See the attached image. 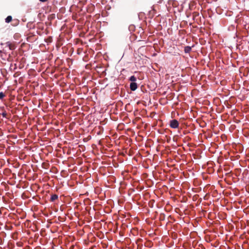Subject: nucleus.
<instances>
[{
	"label": "nucleus",
	"instance_id": "f257e3e1",
	"mask_svg": "<svg viewBox=\"0 0 249 249\" xmlns=\"http://www.w3.org/2000/svg\"><path fill=\"white\" fill-rule=\"evenodd\" d=\"M170 126L172 128H177L179 126V123L175 119L172 120L170 122Z\"/></svg>",
	"mask_w": 249,
	"mask_h": 249
},
{
	"label": "nucleus",
	"instance_id": "39448f33",
	"mask_svg": "<svg viewBox=\"0 0 249 249\" xmlns=\"http://www.w3.org/2000/svg\"><path fill=\"white\" fill-rule=\"evenodd\" d=\"M58 198V196L56 195H53L51 196V200L54 201Z\"/></svg>",
	"mask_w": 249,
	"mask_h": 249
},
{
	"label": "nucleus",
	"instance_id": "20e7f679",
	"mask_svg": "<svg viewBox=\"0 0 249 249\" xmlns=\"http://www.w3.org/2000/svg\"><path fill=\"white\" fill-rule=\"evenodd\" d=\"M12 17L11 16H9L5 18V22L7 23H9L10 22H11L12 21Z\"/></svg>",
	"mask_w": 249,
	"mask_h": 249
},
{
	"label": "nucleus",
	"instance_id": "6e6552de",
	"mask_svg": "<svg viewBox=\"0 0 249 249\" xmlns=\"http://www.w3.org/2000/svg\"><path fill=\"white\" fill-rule=\"evenodd\" d=\"M5 96V94L2 92H0V99H2Z\"/></svg>",
	"mask_w": 249,
	"mask_h": 249
},
{
	"label": "nucleus",
	"instance_id": "f03ea898",
	"mask_svg": "<svg viewBox=\"0 0 249 249\" xmlns=\"http://www.w3.org/2000/svg\"><path fill=\"white\" fill-rule=\"evenodd\" d=\"M137 84L135 82H132L130 85V88L131 90L134 91L137 89Z\"/></svg>",
	"mask_w": 249,
	"mask_h": 249
},
{
	"label": "nucleus",
	"instance_id": "423d86ee",
	"mask_svg": "<svg viewBox=\"0 0 249 249\" xmlns=\"http://www.w3.org/2000/svg\"><path fill=\"white\" fill-rule=\"evenodd\" d=\"M129 80L132 82H135L136 81V78L135 76L133 75L130 77Z\"/></svg>",
	"mask_w": 249,
	"mask_h": 249
},
{
	"label": "nucleus",
	"instance_id": "1a4fd4ad",
	"mask_svg": "<svg viewBox=\"0 0 249 249\" xmlns=\"http://www.w3.org/2000/svg\"><path fill=\"white\" fill-rule=\"evenodd\" d=\"M2 115H3V116L5 117V115H6V113H3L2 114Z\"/></svg>",
	"mask_w": 249,
	"mask_h": 249
},
{
	"label": "nucleus",
	"instance_id": "7ed1b4c3",
	"mask_svg": "<svg viewBox=\"0 0 249 249\" xmlns=\"http://www.w3.org/2000/svg\"><path fill=\"white\" fill-rule=\"evenodd\" d=\"M6 45L9 47L10 50H14L15 49V45L14 44L11 42H8L6 43Z\"/></svg>",
	"mask_w": 249,
	"mask_h": 249
},
{
	"label": "nucleus",
	"instance_id": "0eeeda50",
	"mask_svg": "<svg viewBox=\"0 0 249 249\" xmlns=\"http://www.w3.org/2000/svg\"><path fill=\"white\" fill-rule=\"evenodd\" d=\"M191 49V48L190 47H186L185 48L184 51L185 53H188L190 51Z\"/></svg>",
	"mask_w": 249,
	"mask_h": 249
}]
</instances>
